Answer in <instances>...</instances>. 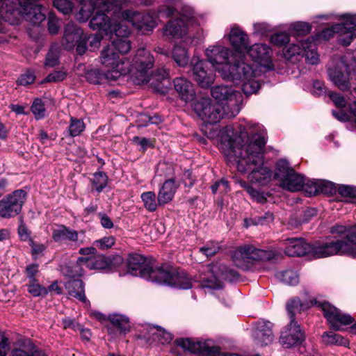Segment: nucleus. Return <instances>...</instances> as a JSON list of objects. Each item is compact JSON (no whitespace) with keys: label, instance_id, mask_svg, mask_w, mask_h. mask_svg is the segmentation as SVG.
I'll list each match as a JSON object with an SVG mask.
<instances>
[{"label":"nucleus","instance_id":"f257e3e1","mask_svg":"<svg viewBox=\"0 0 356 356\" xmlns=\"http://www.w3.org/2000/svg\"><path fill=\"white\" fill-rule=\"evenodd\" d=\"M266 136L264 127L252 122L227 126L220 135L219 148L227 161L239 172L248 173L250 181L261 185L272 176L270 169L263 165Z\"/></svg>","mask_w":356,"mask_h":356},{"label":"nucleus","instance_id":"f03ea898","mask_svg":"<svg viewBox=\"0 0 356 356\" xmlns=\"http://www.w3.org/2000/svg\"><path fill=\"white\" fill-rule=\"evenodd\" d=\"M176 9L163 6L156 15L154 12L141 13L131 10L122 11L112 3L106 1L96 11L89 25L92 29L102 31L106 35L114 33L121 36L129 33V28L124 24L129 22L143 34H147L156 26V18L169 17Z\"/></svg>","mask_w":356,"mask_h":356},{"label":"nucleus","instance_id":"7ed1b4c3","mask_svg":"<svg viewBox=\"0 0 356 356\" xmlns=\"http://www.w3.org/2000/svg\"><path fill=\"white\" fill-rule=\"evenodd\" d=\"M205 55L223 79H240L252 74V66L238 60V56L228 47L222 45L210 46L206 49Z\"/></svg>","mask_w":356,"mask_h":356},{"label":"nucleus","instance_id":"20e7f679","mask_svg":"<svg viewBox=\"0 0 356 356\" xmlns=\"http://www.w3.org/2000/svg\"><path fill=\"white\" fill-rule=\"evenodd\" d=\"M36 0H5L0 8V16L10 24L19 22L20 17L33 24H38L45 19V14Z\"/></svg>","mask_w":356,"mask_h":356},{"label":"nucleus","instance_id":"39448f33","mask_svg":"<svg viewBox=\"0 0 356 356\" xmlns=\"http://www.w3.org/2000/svg\"><path fill=\"white\" fill-rule=\"evenodd\" d=\"M141 277L159 286L179 287L180 289L196 287L186 274L178 273L175 268L168 264L145 268L141 271Z\"/></svg>","mask_w":356,"mask_h":356},{"label":"nucleus","instance_id":"423d86ee","mask_svg":"<svg viewBox=\"0 0 356 356\" xmlns=\"http://www.w3.org/2000/svg\"><path fill=\"white\" fill-rule=\"evenodd\" d=\"M350 55H345L337 63V66L330 70L332 81L341 90H350L356 94V70Z\"/></svg>","mask_w":356,"mask_h":356},{"label":"nucleus","instance_id":"0eeeda50","mask_svg":"<svg viewBox=\"0 0 356 356\" xmlns=\"http://www.w3.org/2000/svg\"><path fill=\"white\" fill-rule=\"evenodd\" d=\"M99 60L101 64L106 69L108 81H115L130 72V62L113 49L112 47L106 46L101 51Z\"/></svg>","mask_w":356,"mask_h":356},{"label":"nucleus","instance_id":"6e6552de","mask_svg":"<svg viewBox=\"0 0 356 356\" xmlns=\"http://www.w3.org/2000/svg\"><path fill=\"white\" fill-rule=\"evenodd\" d=\"M274 179L283 189L291 192L301 191L305 184V177L296 172L285 159L277 162Z\"/></svg>","mask_w":356,"mask_h":356},{"label":"nucleus","instance_id":"1a4fd4ad","mask_svg":"<svg viewBox=\"0 0 356 356\" xmlns=\"http://www.w3.org/2000/svg\"><path fill=\"white\" fill-rule=\"evenodd\" d=\"M212 97L217 100L229 117L236 115L243 102V97L240 92L227 86H216L211 89Z\"/></svg>","mask_w":356,"mask_h":356},{"label":"nucleus","instance_id":"9d476101","mask_svg":"<svg viewBox=\"0 0 356 356\" xmlns=\"http://www.w3.org/2000/svg\"><path fill=\"white\" fill-rule=\"evenodd\" d=\"M275 257V254L272 250L259 249L252 245H245L234 252L232 259L236 266L245 268L254 262L268 261Z\"/></svg>","mask_w":356,"mask_h":356},{"label":"nucleus","instance_id":"9b49d317","mask_svg":"<svg viewBox=\"0 0 356 356\" xmlns=\"http://www.w3.org/2000/svg\"><path fill=\"white\" fill-rule=\"evenodd\" d=\"M283 55L286 60L292 63L300 60L302 57H305L306 62L310 65H316L319 60L316 42L314 40L309 39L291 44L284 49Z\"/></svg>","mask_w":356,"mask_h":356},{"label":"nucleus","instance_id":"f8f14e48","mask_svg":"<svg viewBox=\"0 0 356 356\" xmlns=\"http://www.w3.org/2000/svg\"><path fill=\"white\" fill-rule=\"evenodd\" d=\"M196 24V19L191 8H184L179 17L170 20L163 28V35L168 39L183 38L189 27Z\"/></svg>","mask_w":356,"mask_h":356},{"label":"nucleus","instance_id":"ddd939ff","mask_svg":"<svg viewBox=\"0 0 356 356\" xmlns=\"http://www.w3.org/2000/svg\"><path fill=\"white\" fill-rule=\"evenodd\" d=\"M207 270L210 275L200 280L203 289H219L225 287V282H232L238 278V275L235 270L229 269L225 266H208Z\"/></svg>","mask_w":356,"mask_h":356},{"label":"nucleus","instance_id":"4468645a","mask_svg":"<svg viewBox=\"0 0 356 356\" xmlns=\"http://www.w3.org/2000/svg\"><path fill=\"white\" fill-rule=\"evenodd\" d=\"M335 254H347L355 257L356 250L351 249L340 240L310 244L309 256L313 258H325Z\"/></svg>","mask_w":356,"mask_h":356},{"label":"nucleus","instance_id":"2eb2a0df","mask_svg":"<svg viewBox=\"0 0 356 356\" xmlns=\"http://www.w3.org/2000/svg\"><path fill=\"white\" fill-rule=\"evenodd\" d=\"M154 63V57L149 51L145 48H140L137 50L131 64L130 63L129 73H132L138 83L149 82L151 79L149 70L152 68Z\"/></svg>","mask_w":356,"mask_h":356},{"label":"nucleus","instance_id":"dca6fc26","mask_svg":"<svg viewBox=\"0 0 356 356\" xmlns=\"http://www.w3.org/2000/svg\"><path fill=\"white\" fill-rule=\"evenodd\" d=\"M193 108L195 113L205 122L214 124L228 113L219 104L213 103L209 98L201 97L195 101Z\"/></svg>","mask_w":356,"mask_h":356},{"label":"nucleus","instance_id":"f3484780","mask_svg":"<svg viewBox=\"0 0 356 356\" xmlns=\"http://www.w3.org/2000/svg\"><path fill=\"white\" fill-rule=\"evenodd\" d=\"M86 42L87 35L81 29L72 22H69L65 25L62 42L65 49L71 50L76 47L77 54L83 55L87 49Z\"/></svg>","mask_w":356,"mask_h":356},{"label":"nucleus","instance_id":"a211bd4d","mask_svg":"<svg viewBox=\"0 0 356 356\" xmlns=\"http://www.w3.org/2000/svg\"><path fill=\"white\" fill-rule=\"evenodd\" d=\"M314 304L321 309L330 326L337 330H341L342 325H350L354 322V318L350 314L342 312L327 302L314 298Z\"/></svg>","mask_w":356,"mask_h":356},{"label":"nucleus","instance_id":"6ab92c4d","mask_svg":"<svg viewBox=\"0 0 356 356\" xmlns=\"http://www.w3.org/2000/svg\"><path fill=\"white\" fill-rule=\"evenodd\" d=\"M26 199V193L17 190L0 200V216L11 218L17 216L22 210Z\"/></svg>","mask_w":356,"mask_h":356},{"label":"nucleus","instance_id":"aec40b11","mask_svg":"<svg viewBox=\"0 0 356 356\" xmlns=\"http://www.w3.org/2000/svg\"><path fill=\"white\" fill-rule=\"evenodd\" d=\"M193 63V78L195 81L201 88H209L213 83L215 79V74L213 70L208 67V64L205 60L192 59Z\"/></svg>","mask_w":356,"mask_h":356},{"label":"nucleus","instance_id":"412c9836","mask_svg":"<svg viewBox=\"0 0 356 356\" xmlns=\"http://www.w3.org/2000/svg\"><path fill=\"white\" fill-rule=\"evenodd\" d=\"M305 339V334L296 321H290L285 330L282 332L280 343L284 348H291L300 343Z\"/></svg>","mask_w":356,"mask_h":356},{"label":"nucleus","instance_id":"4be33fe9","mask_svg":"<svg viewBox=\"0 0 356 356\" xmlns=\"http://www.w3.org/2000/svg\"><path fill=\"white\" fill-rule=\"evenodd\" d=\"M229 40L235 49L238 59L243 60L242 54L246 52L250 44L248 35L238 27L234 26L229 34Z\"/></svg>","mask_w":356,"mask_h":356},{"label":"nucleus","instance_id":"5701e85b","mask_svg":"<svg viewBox=\"0 0 356 356\" xmlns=\"http://www.w3.org/2000/svg\"><path fill=\"white\" fill-rule=\"evenodd\" d=\"M284 252L289 257L309 256L310 244L301 238H291L285 241Z\"/></svg>","mask_w":356,"mask_h":356},{"label":"nucleus","instance_id":"b1692460","mask_svg":"<svg viewBox=\"0 0 356 356\" xmlns=\"http://www.w3.org/2000/svg\"><path fill=\"white\" fill-rule=\"evenodd\" d=\"M177 346L185 350L196 353L200 356H213V349H209V346L206 342L193 341L189 339H177L175 341Z\"/></svg>","mask_w":356,"mask_h":356},{"label":"nucleus","instance_id":"393cba45","mask_svg":"<svg viewBox=\"0 0 356 356\" xmlns=\"http://www.w3.org/2000/svg\"><path fill=\"white\" fill-rule=\"evenodd\" d=\"M273 324L269 321H258L255 324L253 337L257 343L261 346L270 344L273 340Z\"/></svg>","mask_w":356,"mask_h":356},{"label":"nucleus","instance_id":"a878e982","mask_svg":"<svg viewBox=\"0 0 356 356\" xmlns=\"http://www.w3.org/2000/svg\"><path fill=\"white\" fill-rule=\"evenodd\" d=\"M109 266V261L104 255H97L92 257L79 258L76 264L74 266V270L86 267L90 270H102Z\"/></svg>","mask_w":356,"mask_h":356},{"label":"nucleus","instance_id":"bb28decb","mask_svg":"<svg viewBox=\"0 0 356 356\" xmlns=\"http://www.w3.org/2000/svg\"><path fill=\"white\" fill-rule=\"evenodd\" d=\"M106 2L104 0H80L77 19L81 22L87 21Z\"/></svg>","mask_w":356,"mask_h":356},{"label":"nucleus","instance_id":"cd10ccee","mask_svg":"<svg viewBox=\"0 0 356 356\" xmlns=\"http://www.w3.org/2000/svg\"><path fill=\"white\" fill-rule=\"evenodd\" d=\"M174 87L180 98L185 102L194 99L195 92L191 81L184 78H177L174 80Z\"/></svg>","mask_w":356,"mask_h":356},{"label":"nucleus","instance_id":"c85d7f7f","mask_svg":"<svg viewBox=\"0 0 356 356\" xmlns=\"http://www.w3.org/2000/svg\"><path fill=\"white\" fill-rule=\"evenodd\" d=\"M179 186V184L176 183L174 179H168L164 181L158 193L159 204L164 205L171 202Z\"/></svg>","mask_w":356,"mask_h":356},{"label":"nucleus","instance_id":"c756f323","mask_svg":"<svg viewBox=\"0 0 356 356\" xmlns=\"http://www.w3.org/2000/svg\"><path fill=\"white\" fill-rule=\"evenodd\" d=\"M246 52L254 60L262 65H264L271 56L270 48L264 44H255L251 47L249 45Z\"/></svg>","mask_w":356,"mask_h":356},{"label":"nucleus","instance_id":"7c9ffc66","mask_svg":"<svg viewBox=\"0 0 356 356\" xmlns=\"http://www.w3.org/2000/svg\"><path fill=\"white\" fill-rule=\"evenodd\" d=\"M331 232L346 237L347 241H341L351 249L356 250V229L344 225H336L332 227Z\"/></svg>","mask_w":356,"mask_h":356},{"label":"nucleus","instance_id":"2f4dec72","mask_svg":"<svg viewBox=\"0 0 356 356\" xmlns=\"http://www.w3.org/2000/svg\"><path fill=\"white\" fill-rule=\"evenodd\" d=\"M336 29L343 31V33H347V38H342L341 42L343 45H348L353 39L356 37V15L354 16H348L345 22V25H339Z\"/></svg>","mask_w":356,"mask_h":356},{"label":"nucleus","instance_id":"473e14b6","mask_svg":"<svg viewBox=\"0 0 356 356\" xmlns=\"http://www.w3.org/2000/svg\"><path fill=\"white\" fill-rule=\"evenodd\" d=\"M79 234L76 231L70 229L64 225H59L54 229L52 232V238L56 242L63 240H69L71 241H76L78 240Z\"/></svg>","mask_w":356,"mask_h":356},{"label":"nucleus","instance_id":"72a5a7b5","mask_svg":"<svg viewBox=\"0 0 356 356\" xmlns=\"http://www.w3.org/2000/svg\"><path fill=\"white\" fill-rule=\"evenodd\" d=\"M316 306L314 304V299L309 302L302 303L298 298L291 299L286 304V309L289 313L290 321H295V315L297 312L307 309L312 306Z\"/></svg>","mask_w":356,"mask_h":356},{"label":"nucleus","instance_id":"f704fd0d","mask_svg":"<svg viewBox=\"0 0 356 356\" xmlns=\"http://www.w3.org/2000/svg\"><path fill=\"white\" fill-rule=\"evenodd\" d=\"M108 321L115 327L120 333L127 334L131 330L129 318L122 314H113L108 316Z\"/></svg>","mask_w":356,"mask_h":356},{"label":"nucleus","instance_id":"c9c22d12","mask_svg":"<svg viewBox=\"0 0 356 356\" xmlns=\"http://www.w3.org/2000/svg\"><path fill=\"white\" fill-rule=\"evenodd\" d=\"M145 259L140 254L130 255L128 259V269L131 275L141 277V271L149 265H145Z\"/></svg>","mask_w":356,"mask_h":356},{"label":"nucleus","instance_id":"e433bc0d","mask_svg":"<svg viewBox=\"0 0 356 356\" xmlns=\"http://www.w3.org/2000/svg\"><path fill=\"white\" fill-rule=\"evenodd\" d=\"M256 76V72L252 69V74L247 77H243L240 79L230 80L233 82H243L242 90L245 95H250L256 93L259 88L260 85L258 81L252 79Z\"/></svg>","mask_w":356,"mask_h":356},{"label":"nucleus","instance_id":"4c0bfd02","mask_svg":"<svg viewBox=\"0 0 356 356\" xmlns=\"http://www.w3.org/2000/svg\"><path fill=\"white\" fill-rule=\"evenodd\" d=\"M129 33L130 31L129 30V33L125 35H117L119 38L113 40L111 44L107 46L112 47L115 51L124 56V54H127L131 49L130 41L126 38Z\"/></svg>","mask_w":356,"mask_h":356},{"label":"nucleus","instance_id":"58836bf2","mask_svg":"<svg viewBox=\"0 0 356 356\" xmlns=\"http://www.w3.org/2000/svg\"><path fill=\"white\" fill-rule=\"evenodd\" d=\"M144 329L147 330L149 338L153 337L154 339H156V338L162 337L163 339L161 341L162 343H168L172 339L171 334L166 332L160 326L147 325Z\"/></svg>","mask_w":356,"mask_h":356},{"label":"nucleus","instance_id":"ea45409f","mask_svg":"<svg viewBox=\"0 0 356 356\" xmlns=\"http://www.w3.org/2000/svg\"><path fill=\"white\" fill-rule=\"evenodd\" d=\"M275 276L279 281L289 286H294L299 282V275L293 270L280 271Z\"/></svg>","mask_w":356,"mask_h":356},{"label":"nucleus","instance_id":"a19ab883","mask_svg":"<svg viewBox=\"0 0 356 356\" xmlns=\"http://www.w3.org/2000/svg\"><path fill=\"white\" fill-rule=\"evenodd\" d=\"M322 338L324 343L328 345L347 346L349 344V341L347 339L332 331L324 332L322 335Z\"/></svg>","mask_w":356,"mask_h":356},{"label":"nucleus","instance_id":"79ce46f5","mask_svg":"<svg viewBox=\"0 0 356 356\" xmlns=\"http://www.w3.org/2000/svg\"><path fill=\"white\" fill-rule=\"evenodd\" d=\"M172 58L179 67H186L189 61V55L185 47L176 45L172 50Z\"/></svg>","mask_w":356,"mask_h":356},{"label":"nucleus","instance_id":"37998d69","mask_svg":"<svg viewBox=\"0 0 356 356\" xmlns=\"http://www.w3.org/2000/svg\"><path fill=\"white\" fill-rule=\"evenodd\" d=\"M140 198L143 202L145 208L147 211L153 212L156 210L159 203L158 201L156 202V195L154 192H144L141 194Z\"/></svg>","mask_w":356,"mask_h":356},{"label":"nucleus","instance_id":"c03bdc74","mask_svg":"<svg viewBox=\"0 0 356 356\" xmlns=\"http://www.w3.org/2000/svg\"><path fill=\"white\" fill-rule=\"evenodd\" d=\"M274 220V215L271 212H266L263 216L255 217L249 219H245V227H248L251 225H264L272 222Z\"/></svg>","mask_w":356,"mask_h":356},{"label":"nucleus","instance_id":"a18cd8bd","mask_svg":"<svg viewBox=\"0 0 356 356\" xmlns=\"http://www.w3.org/2000/svg\"><path fill=\"white\" fill-rule=\"evenodd\" d=\"M85 127L83 120L72 117L67 131L70 136L75 137L79 136L84 131Z\"/></svg>","mask_w":356,"mask_h":356},{"label":"nucleus","instance_id":"49530a36","mask_svg":"<svg viewBox=\"0 0 356 356\" xmlns=\"http://www.w3.org/2000/svg\"><path fill=\"white\" fill-rule=\"evenodd\" d=\"M339 25H345V22L342 24H337L334 25L331 28H327V29L323 30L319 35V38L324 39V40H328L330 37H332L333 35V34L334 33H339V39H338L339 42V43H341L342 44V42H341V39L342 38H347L348 34L343 33V31H341L340 29H336V26H337Z\"/></svg>","mask_w":356,"mask_h":356},{"label":"nucleus","instance_id":"de8ad7c7","mask_svg":"<svg viewBox=\"0 0 356 356\" xmlns=\"http://www.w3.org/2000/svg\"><path fill=\"white\" fill-rule=\"evenodd\" d=\"M239 184L241 187L244 188L249 195L251 196L252 199L256 200L259 203H264L266 201V197H265L263 193H261L255 189H254L252 186H249L244 181H238Z\"/></svg>","mask_w":356,"mask_h":356},{"label":"nucleus","instance_id":"09e8293b","mask_svg":"<svg viewBox=\"0 0 356 356\" xmlns=\"http://www.w3.org/2000/svg\"><path fill=\"white\" fill-rule=\"evenodd\" d=\"M107 176L102 172L94 174L92 179L93 188L98 192L102 191L107 184Z\"/></svg>","mask_w":356,"mask_h":356},{"label":"nucleus","instance_id":"8fccbe9b","mask_svg":"<svg viewBox=\"0 0 356 356\" xmlns=\"http://www.w3.org/2000/svg\"><path fill=\"white\" fill-rule=\"evenodd\" d=\"M106 72L105 73H102L100 71L95 70L88 72L86 74V78L88 81L93 84H101L104 80H108V78L106 76Z\"/></svg>","mask_w":356,"mask_h":356},{"label":"nucleus","instance_id":"3c124183","mask_svg":"<svg viewBox=\"0 0 356 356\" xmlns=\"http://www.w3.org/2000/svg\"><path fill=\"white\" fill-rule=\"evenodd\" d=\"M31 111L37 120L43 118L45 115V108L42 101L36 99L32 104Z\"/></svg>","mask_w":356,"mask_h":356},{"label":"nucleus","instance_id":"603ef678","mask_svg":"<svg viewBox=\"0 0 356 356\" xmlns=\"http://www.w3.org/2000/svg\"><path fill=\"white\" fill-rule=\"evenodd\" d=\"M54 6L63 14H68L72 12L73 4L69 0H54Z\"/></svg>","mask_w":356,"mask_h":356},{"label":"nucleus","instance_id":"864d4df0","mask_svg":"<svg viewBox=\"0 0 356 356\" xmlns=\"http://www.w3.org/2000/svg\"><path fill=\"white\" fill-rule=\"evenodd\" d=\"M220 250V245L217 242H209L200 248V251L207 257L215 255Z\"/></svg>","mask_w":356,"mask_h":356},{"label":"nucleus","instance_id":"5fc2aeb1","mask_svg":"<svg viewBox=\"0 0 356 356\" xmlns=\"http://www.w3.org/2000/svg\"><path fill=\"white\" fill-rule=\"evenodd\" d=\"M76 270H79V269ZM76 273H78V276H72V277H70L66 283V288L69 289H81L85 286L83 281L80 278L81 273H79V271H76Z\"/></svg>","mask_w":356,"mask_h":356},{"label":"nucleus","instance_id":"6e6d98bb","mask_svg":"<svg viewBox=\"0 0 356 356\" xmlns=\"http://www.w3.org/2000/svg\"><path fill=\"white\" fill-rule=\"evenodd\" d=\"M311 27L307 23L305 22H297L291 26L290 29L291 33L300 35H305L310 31Z\"/></svg>","mask_w":356,"mask_h":356},{"label":"nucleus","instance_id":"4d7b16f0","mask_svg":"<svg viewBox=\"0 0 356 356\" xmlns=\"http://www.w3.org/2000/svg\"><path fill=\"white\" fill-rule=\"evenodd\" d=\"M35 80V75L33 72L27 70L25 73L21 74L17 79V83L21 86H28L32 84Z\"/></svg>","mask_w":356,"mask_h":356},{"label":"nucleus","instance_id":"13d9d810","mask_svg":"<svg viewBox=\"0 0 356 356\" xmlns=\"http://www.w3.org/2000/svg\"><path fill=\"white\" fill-rule=\"evenodd\" d=\"M115 241L113 236H106L95 241L94 244L102 250H106L111 248L114 245Z\"/></svg>","mask_w":356,"mask_h":356},{"label":"nucleus","instance_id":"bf43d9fd","mask_svg":"<svg viewBox=\"0 0 356 356\" xmlns=\"http://www.w3.org/2000/svg\"><path fill=\"white\" fill-rule=\"evenodd\" d=\"M67 73L65 71H54L49 74L42 83L61 81L65 79Z\"/></svg>","mask_w":356,"mask_h":356},{"label":"nucleus","instance_id":"052dcab7","mask_svg":"<svg viewBox=\"0 0 356 356\" xmlns=\"http://www.w3.org/2000/svg\"><path fill=\"white\" fill-rule=\"evenodd\" d=\"M339 193L344 197H356V187L348 185H340L338 187Z\"/></svg>","mask_w":356,"mask_h":356},{"label":"nucleus","instance_id":"680f3d73","mask_svg":"<svg viewBox=\"0 0 356 356\" xmlns=\"http://www.w3.org/2000/svg\"><path fill=\"white\" fill-rule=\"evenodd\" d=\"M271 42L277 46H283L289 42V36L286 33H279L271 37Z\"/></svg>","mask_w":356,"mask_h":356},{"label":"nucleus","instance_id":"e2e57ef3","mask_svg":"<svg viewBox=\"0 0 356 356\" xmlns=\"http://www.w3.org/2000/svg\"><path fill=\"white\" fill-rule=\"evenodd\" d=\"M30 245L31 247V253L34 259L42 256L46 249L44 245L35 243L33 240H30Z\"/></svg>","mask_w":356,"mask_h":356},{"label":"nucleus","instance_id":"0e129e2a","mask_svg":"<svg viewBox=\"0 0 356 356\" xmlns=\"http://www.w3.org/2000/svg\"><path fill=\"white\" fill-rule=\"evenodd\" d=\"M335 191L333 184L328 181H321L318 185L316 192H321L325 194H332Z\"/></svg>","mask_w":356,"mask_h":356},{"label":"nucleus","instance_id":"69168bd1","mask_svg":"<svg viewBox=\"0 0 356 356\" xmlns=\"http://www.w3.org/2000/svg\"><path fill=\"white\" fill-rule=\"evenodd\" d=\"M58 63V55L56 50L51 49L47 55L45 65L54 67Z\"/></svg>","mask_w":356,"mask_h":356},{"label":"nucleus","instance_id":"338daca9","mask_svg":"<svg viewBox=\"0 0 356 356\" xmlns=\"http://www.w3.org/2000/svg\"><path fill=\"white\" fill-rule=\"evenodd\" d=\"M12 356H47L42 351L35 350L31 354L27 353L22 349H14L11 353Z\"/></svg>","mask_w":356,"mask_h":356},{"label":"nucleus","instance_id":"774afa93","mask_svg":"<svg viewBox=\"0 0 356 356\" xmlns=\"http://www.w3.org/2000/svg\"><path fill=\"white\" fill-rule=\"evenodd\" d=\"M329 97L336 106L339 108H343L346 106V100L344 97L339 94L329 92Z\"/></svg>","mask_w":356,"mask_h":356}]
</instances>
